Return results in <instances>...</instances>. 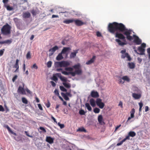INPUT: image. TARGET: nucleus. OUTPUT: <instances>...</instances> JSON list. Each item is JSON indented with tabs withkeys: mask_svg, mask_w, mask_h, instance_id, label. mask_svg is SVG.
I'll use <instances>...</instances> for the list:
<instances>
[{
	"mask_svg": "<svg viewBox=\"0 0 150 150\" xmlns=\"http://www.w3.org/2000/svg\"><path fill=\"white\" fill-rule=\"evenodd\" d=\"M122 79L124 81H126L127 82H129L130 81V79L127 76H124L122 78Z\"/></svg>",
	"mask_w": 150,
	"mask_h": 150,
	"instance_id": "obj_29",
	"label": "nucleus"
},
{
	"mask_svg": "<svg viewBox=\"0 0 150 150\" xmlns=\"http://www.w3.org/2000/svg\"><path fill=\"white\" fill-rule=\"evenodd\" d=\"M4 127L7 128L9 132H11V133L15 135H16V133H14L11 129V128L8 126V125H5L4 126Z\"/></svg>",
	"mask_w": 150,
	"mask_h": 150,
	"instance_id": "obj_27",
	"label": "nucleus"
},
{
	"mask_svg": "<svg viewBox=\"0 0 150 150\" xmlns=\"http://www.w3.org/2000/svg\"><path fill=\"white\" fill-rule=\"evenodd\" d=\"M107 29L109 32L112 34L118 31L123 33V34L126 36L127 39L129 41L133 39L132 37L130 35L132 33V30L127 28L122 23H118L116 22L109 23Z\"/></svg>",
	"mask_w": 150,
	"mask_h": 150,
	"instance_id": "obj_1",
	"label": "nucleus"
},
{
	"mask_svg": "<svg viewBox=\"0 0 150 150\" xmlns=\"http://www.w3.org/2000/svg\"><path fill=\"white\" fill-rule=\"evenodd\" d=\"M70 50L71 49L69 47H64L61 52L62 54H65L66 52Z\"/></svg>",
	"mask_w": 150,
	"mask_h": 150,
	"instance_id": "obj_24",
	"label": "nucleus"
},
{
	"mask_svg": "<svg viewBox=\"0 0 150 150\" xmlns=\"http://www.w3.org/2000/svg\"><path fill=\"white\" fill-rule=\"evenodd\" d=\"M98 122L103 120V117L101 115H100L98 117Z\"/></svg>",
	"mask_w": 150,
	"mask_h": 150,
	"instance_id": "obj_47",
	"label": "nucleus"
},
{
	"mask_svg": "<svg viewBox=\"0 0 150 150\" xmlns=\"http://www.w3.org/2000/svg\"><path fill=\"white\" fill-rule=\"evenodd\" d=\"M85 106L87 108L88 110L91 111L92 110V108L91 107L89 104L88 103H86L85 104Z\"/></svg>",
	"mask_w": 150,
	"mask_h": 150,
	"instance_id": "obj_31",
	"label": "nucleus"
},
{
	"mask_svg": "<svg viewBox=\"0 0 150 150\" xmlns=\"http://www.w3.org/2000/svg\"><path fill=\"white\" fill-rule=\"evenodd\" d=\"M31 12L33 16H36L37 14L39 13L38 9H32L31 10Z\"/></svg>",
	"mask_w": 150,
	"mask_h": 150,
	"instance_id": "obj_22",
	"label": "nucleus"
},
{
	"mask_svg": "<svg viewBox=\"0 0 150 150\" xmlns=\"http://www.w3.org/2000/svg\"><path fill=\"white\" fill-rule=\"evenodd\" d=\"M52 64V62L51 61H48L47 63V67L48 68L50 67Z\"/></svg>",
	"mask_w": 150,
	"mask_h": 150,
	"instance_id": "obj_45",
	"label": "nucleus"
},
{
	"mask_svg": "<svg viewBox=\"0 0 150 150\" xmlns=\"http://www.w3.org/2000/svg\"><path fill=\"white\" fill-rule=\"evenodd\" d=\"M4 50V49H3L0 50V56H1L3 55Z\"/></svg>",
	"mask_w": 150,
	"mask_h": 150,
	"instance_id": "obj_57",
	"label": "nucleus"
},
{
	"mask_svg": "<svg viewBox=\"0 0 150 150\" xmlns=\"http://www.w3.org/2000/svg\"><path fill=\"white\" fill-rule=\"evenodd\" d=\"M4 7L6 8L7 10L8 11H11L13 9V8L12 7H11L9 5H8L6 6H5Z\"/></svg>",
	"mask_w": 150,
	"mask_h": 150,
	"instance_id": "obj_36",
	"label": "nucleus"
},
{
	"mask_svg": "<svg viewBox=\"0 0 150 150\" xmlns=\"http://www.w3.org/2000/svg\"><path fill=\"white\" fill-rule=\"evenodd\" d=\"M74 22V18L71 19H66L63 21V22L66 24H69Z\"/></svg>",
	"mask_w": 150,
	"mask_h": 150,
	"instance_id": "obj_20",
	"label": "nucleus"
},
{
	"mask_svg": "<svg viewBox=\"0 0 150 150\" xmlns=\"http://www.w3.org/2000/svg\"><path fill=\"white\" fill-rule=\"evenodd\" d=\"M130 139V138H129L128 136H127L126 137L123 139L121 141L123 143V142H125L126 140L128 139L129 140Z\"/></svg>",
	"mask_w": 150,
	"mask_h": 150,
	"instance_id": "obj_54",
	"label": "nucleus"
},
{
	"mask_svg": "<svg viewBox=\"0 0 150 150\" xmlns=\"http://www.w3.org/2000/svg\"><path fill=\"white\" fill-rule=\"evenodd\" d=\"M99 124L102 125H105V123L103 120H101V121H100V122H98Z\"/></svg>",
	"mask_w": 150,
	"mask_h": 150,
	"instance_id": "obj_60",
	"label": "nucleus"
},
{
	"mask_svg": "<svg viewBox=\"0 0 150 150\" xmlns=\"http://www.w3.org/2000/svg\"><path fill=\"white\" fill-rule=\"evenodd\" d=\"M71 73H73L74 74H72V76H74L76 74L79 75L81 74L82 73V71L81 69L76 70L74 72H71Z\"/></svg>",
	"mask_w": 150,
	"mask_h": 150,
	"instance_id": "obj_13",
	"label": "nucleus"
},
{
	"mask_svg": "<svg viewBox=\"0 0 150 150\" xmlns=\"http://www.w3.org/2000/svg\"><path fill=\"white\" fill-rule=\"evenodd\" d=\"M61 62H56L55 63V66L57 67H61V65H60V63Z\"/></svg>",
	"mask_w": 150,
	"mask_h": 150,
	"instance_id": "obj_49",
	"label": "nucleus"
},
{
	"mask_svg": "<svg viewBox=\"0 0 150 150\" xmlns=\"http://www.w3.org/2000/svg\"><path fill=\"white\" fill-rule=\"evenodd\" d=\"M96 103L97 105L101 109H103L105 106L104 103L102 102V100L99 98L96 99Z\"/></svg>",
	"mask_w": 150,
	"mask_h": 150,
	"instance_id": "obj_6",
	"label": "nucleus"
},
{
	"mask_svg": "<svg viewBox=\"0 0 150 150\" xmlns=\"http://www.w3.org/2000/svg\"><path fill=\"white\" fill-rule=\"evenodd\" d=\"M115 37L118 38L116 39L115 40L119 45L123 46L127 44V42L125 39V37L122 34L116 32L115 34Z\"/></svg>",
	"mask_w": 150,
	"mask_h": 150,
	"instance_id": "obj_2",
	"label": "nucleus"
},
{
	"mask_svg": "<svg viewBox=\"0 0 150 150\" xmlns=\"http://www.w3.org/2000/svg\"><path fill=\"white\" fill-rule=\"evenodd\" d=\"M136 135V133L134 131H130L128 134V135L127 136H128L129 138V137H133L135 136Z\"/></svg>",
	"mask_w": 150,
	"mask_h": 150,
	"instance_id": "obj_26",
	"label": "nucleus"
},
{
	"mask_svg": "<svg viewBox=\"0 0 150 150\" xmlns=\"http://www.w3.org/2000/svg\"><path fill=\"white\" fill-rule=\"evenodd\" d=\"M12 42V41L11 40H8L3 41H0V44H1L4 43H6L8 44H10Z\"/></svg>",
	"mask_w": 150,
	"mask_h": 150,
	"instance_id": "obj_28",
	"label": "nucleus"
},
{
	"mask_svg": "<svg viewBox=\"0 0 150 150\" xmlns=\"http://www.w3.org/2000/svg\"><path fill=\"white\" fill-rule=\"evenodd\" d=\"M73 67L76 70L78 69H80V65L79 64L74 65Z\"/></svg>",
	"mask_w": 150,
	"mask_h": 150,
	"instance_id": "obj_35",
	"label": "nucleus"
},
{
	"mask_svg": "<svg viewBox=\"0 0 150 150\" xmlns=\"http://www.w3.org/2000/svg\"><path fill=\"white\" fill-rule=\"evenodd\" d=\"M19 60L18 59H17L16 61L15 64L13 66L14 68H16V70H15L13 72L14 73L18 72L19 71Z\"/></svg>",
	"mask_w": 150,
	"mask_h": 150,
	"instance_id": "obj_8",
	"label": "nucleus"
},
{
	"mask_svg": "<svg viewBox=\"0 0 150 150\" xmlns=\"http://www.w3.org/2000/svg\"><path fill=\"white\" fill-rule=\"evenodd\" d=\"M26 57L27 59H30L31 58V56L30 55V52L29 51L27 53Z\"/></svg>",
	"mask_w": 150,
	"mask_h": 150,
	"instance_id": "obj_42",
	"label": "nucleus"
},
{
	"mask_svg": "<svg viewBox=\"0 0 150 150\" xmlns=\"http://www.w3.org/2000/svg\"><path fill=\"white\" fill-rule=\"evenodd\" d=\"M128 66L130 69H134L135 67V64L132 62L128 63Z\"/></svg>",
	"mask_w": 150,
	"mask_h": 150,
	"instance_id": "obj_30",
	"label": "nucleus"
},
{
	"mask_svg": "<svg viewBox=\"0 0 150 150\" xmlns=\"http://www.w3.org/2000/svg\"><path fill=\"white\" fill-rule=\"evenodd\" d=\"M147 52L148 54V58H150V47L147 49Z\"/></svg>",
	"mask_w": 150,
	"mask_h": 150,
	"instance_id": "obj_52",
	"label": "nucleus"
},
{
	"mask_svg": "<svg viewBox=\"0 0 150 150\" xmlns=\"http://www.w3.org/2000/svg\"><path fill=\"white\" fill-rule=\"evenodd\" d=\"M139 111L141 112L142 110V108L143 106V104L142 102L139 103Z\"/></svg>",
	"mask_w": 150,
	"mask_h": 150,
	"instance_id": "obj_41",
	"label": "nucleus"
},
{
	"mask_svg": "<svg viewBox=\"0 0 150 150\" xmlns=\"http://www.w3.org/2000/svg\"><path fill=\"white\" fill-rule=\"evenodd\" d=\"M63 85L67 88H69L71 87V85L69 84L68 83H63Z\"/></svg>",
	"mask_w": 150,
	"mask_h": 150,
	"instance_id": "obj_38",
	"label": "nucleus"
},
{
	"mask_svg": "<svg viewBox=\"0 0 150 150\" xmlns=\"http://www.w3.org/2000/svg\"><path fill=\"white\" fill-rule=\"evenodd\" d=\"M77 131L86 132V129H84L83 127H82L79 128L77 130Z\"/></svg>",
	"mask_w": 150,
	"mask_h": 150,
	"instance_id": "obj_34",
	"label": "nucleus"
},
{
	"mask_svg": "<svg viewBox=\"0 0 150 150\" xmlns=\"http://www.w3.org/2000/svg\"><path fill=\"white\" fill-rule=\"evenodd\" d=\"M146 47V44L144 43H142L141 46L140 47H142V48H144Z\"/></svg>",
	"mask_w": 150,
	"mask_h": 150,
	"instance_id": "obj_61",
	"label": "nucleus"
},
{
	"mask_svg": "<svg viewBox=\"0 0 150 150\" xmlns=\"http://www.w3.org/2000/svg\"><path fill=\"white\" fill-rule=\"evenodd\" d=\"M89 102L91 105L92 107H94L95 106L96 102L95 100L93 98H91L89 100Z\"/></svg>",
	"mask_w": 150,
	"mask_h": 150,
	"instance_id": "obj_21",
	"label": "nucleus"
},
{
	"mask_svg": "<svg viewBox=\"0 0 150 150\" xmlns=\"http://www.w3.org/2000/svg\"><path fill=\"white\" fill-rule=\"evenodd\" d=\"M23 86H19L17 92L18 93L21 95H26V91L27 93L30 94L31 92L27 88H24L25 84L24 83H22Z\"/></svg>",
	"mask_w": 150,
	"mask_h": 150,
	"instance_id": "obj_4",
	"label": "nucleus"
},
{
	"mask_svg": "<svg viewBox=\"0 0 150 150\" xmlns=\"http://www.w3.org/2000/svg\"><path fill=\"white\" fill-rule=\"evenodd\" d=\"M96 57L95 56H93L91 59L86 62V64L87 65H89L93 63L96 59Z\"/></svg>",
	"mask_w": 150,
	"mask_h": 150,
	"instance_id": "obj_16",
	"label": "nucleus"
},
{
	"mask_svg": "<svg viewBox=\"0 0 150 150\" xmlns=\"http://www.w3.org/2000/svg\"><path fill=\"white\" fill-rule=\"evenodd\" d=\"M79 49L74 50L73 52H72L70 55V58L71 59L74 58L76 56V54L78 53Z\"/></svg>",
	"mask_w": 150,
	"mask_h": 150,
	"instance_id": "obj_15",
	"label": "nucleus"
},
{
	"mask_svg": "<svg viewBox=\"0 0 150 150\" xmlns=\"http://www.w3.org/2000/svg\"><path fill=\"white\" fill-rule=\"evenodd\" d=\"M73 70V68L71 67H66L65 68V70L70 72H72Z\"/></svg>",
	"mask_w": 150,
	"mask_h": 150,
	"instance_id": "obj_40",
	"label": "nucleus"
},
{
	"mask_svg": "<svg viewBox=\"0 0 150 150\" xmlns=\"http://www.w3.org/2000/svg\"><path fill=\"white\" fill-rule=\"evenodd\" d=\"M62 73L66 75H68L69 74H71L72 76V74L73 75L74 74L73 73H71V72H67L66 71H62Z\"/></svg>",
	"mask_w": 150,
	"mask_h": 150,
	"instance_id": "obj_32",
	"label": "nucleus"
},
{
	"mask_svg": "<svg viewBox=\"0 0 150 150\" xmlns=\"http://www.w3.org/2000/svg\"><path fill=\"white\" fill-rule=\"evenodd\" d=\"M60 89L62 91L64 92H67V90L63 86H60Z\"/></svg>",
	"mask_w": 150,
	"mask_h": 150,
	"instance_id": "obj_43",
	"label": "nucleus"
},
{
	"mask_svg": "<svg viewBox=\"0 0 150 150\" xmlns=\"http://www.w3.org/2000/svg\"><path fill=\"white\" fill-rule=\"evenodd\" d=\"M9 1V0H3L2 2L4 4V6L7 5V4Z\"/></svg>",
	"mask_w": 150,
	"mask_h": 150,
	"instance_id": "obj_44",
	"label": "nucleus"
},
{
	"mask_svg": "<svg viewBox=\"0 0 150 150\" xmlns=\"http://www.w3.org/2000/svg\"><path fill=\"white\" fill-rule=\"evenodd\" d=\"M62 54L61 52L56 57V59L57 60L60 61L63 59L64 57L62 55Z\"/></svg>",
	"mask_w": 150,
	"mask_h": 150,
	"instance_id": "obj_25",
	"label": "nucleus"
},
{
	"mask_svg": "<svg viewBox=\"0 0 150 150\" xmlns=\"http://www.w3.org/2000/svg\"><path fill=\"white\" fill-rule=\"evenodd\" d=\"M30 16V13L28 11L23 12V17L24 18H28Z\"/></svg>",
	"mask_w": 150,
	"mask_h": 150,
	"instance_id": "obj_17",
	"label": "nucleus"
},
{
	"mask_svg": "<svg viewBox=\"0 0 150 150\" xmlns=\"http://www.w3.org/2000/svg\"><path fill=\"white\" fill-rule=\"evenodd\" d=\"M74 22L75 25L78 26H81L83 25L86 24V22H83L81 21L78 19L75 20L74 19Z\"/></svg>",
	"mask_w": 150,
	"mask_h": 150,
	"instance_id": "obj_7",
	"label": "nucleus"
},
{
	"mask_svg": "<svg viewBox=\"0 0 150 150\" xmlns=\"http://www.w3.org/2000/svg\"><path fill=\"white\" fill-rule=\"evenodd\" d=\"M50 83H51L53 87H55L56 85V83L52 81H51Z\"/></svg>",
	"mask_w": 150,
	"mask_h": 150,
	"instance_id": "obj_62",
	"label": "nucleus"
},
{
	"mask_svg": "<svg viewBox=\"0 0 150 150\" xmlns=\"http://www.w3.org/2000/svg\"><path fill=\"white\" fill-rule=\"evenodd\" d=\"M58 125L60 127L61 129L63 128L64 127V126L63 124H61L59 122L58 123Z\"/></svg>",
	"mask_w": 150,
	"mask_h": 150,
	"instance_id": "obj_50",
	"label": "nucleus"
},
{
	"mask_svg": "<svg viewBox=\"0 0 150 150\" xmlns=\"http://www.w3.org/2000/svg\"><path fill=\"white\" fill-rule=\"evenodd\" d=\"M135 112V110L134 108H132L130 112V116L128 117L127 122L130 120L131 118H133L134 117V114Z\"/></svg>",
	"mask_w": 150,
	"mask_h": 150,
	"instance_id": "obj_14",
	"label": "nucleus"
},
{
	"mask_svg": "<svg viewBox=\"0 0 150 150\" xmlns=\"http://www.w3.org/2000/svg\"><path fill=\"white\" fill-rule=\"evenodd\" d=\"M54 93L55 95L57 96H59V95L58 91L57 89H55L54 91Z\"/></svg>",
	"mask_w": 150,
	"mask_h": 150,
	"instance_id": "obj_58",
	"label": "nucleus"
},
{
	"mask_svg": "<svg viewBox=\"0 0 150 150\" xmlns=\"http://www.w3.org/2000/svg\"><path fill=\"white\" fill-rule=\"evenodd\" d=\"M56 75L60 79L62 77V76L61 74H60V73H57V74H56Z\"/></svg>",
	"mask_w": 150,
	"mask_h": 150,
	"instance_id": "obj_59",
	"label": "nucleus"
},
{
	"mask_svg": "<svg viewBox=\"0 0 150 150\" xmlns=\"http://www.w3.org/2000/svg\"><path fill=\"white\" fill-rule=\"evenodd\" d=\"M138 50L140 52L139 54L141 55H143L144 54L145 50L143 48L139 47L138 48Z\"/></svg>",
	"mask_w": 150,
	"mask_h": 150,
	"instance_id": "obj_23",
	"label": "nucleus"
},
{
	"mask_svg": "<svg viewBox=\"0 0 150 150\" xmlns=\"http://www.w3.org/2000/svg\"><path fill=\"white\" fill-rule=\"evenodd\" d=\"M134 36L135 37L134 40V42L137 45L140 44L142 42L141 40L139 39L138 37L136 36L135 35H134Z\"/></svg>",
	"mask_w": 150,
	"mask_h": 150,
	"instance_id": "obj_11",
	"label": "nucleus"
},
{
	"mask_svg": "<svg viewBox=\"0 0 150 150\" xmlns=\"http://www.w3.org/2000/svg\"><path fill=\"white\" fill-rule=\"evenodd\" d=\"M11 27L8 23L4 25L1 29V33L4 35H9L11 33Z\"/></svg>",
	"mask_w": 150,
	"mask_h": 150,
	"instance_id": "obj_3",
	"label": "nucleus"
},
{
	"mask_svg": "<svg viewBox=\"0 0 150 150\" xmlns=\"http://www.w3.org/2000/svg\"><path fill=\"white\" fill-rule=\"evenodd\" d=\"M91 95L92 97L94 98H97L99 97V95L97 91H94L91 92Z\"/></svg>",
	"mask_w": 150,
	"mask_h": 150,
	"instance_id": "obj_12",
	"label": "nucleus"
},
{
	"mask_svg": "<svg viewBox=\"0 0 150 150\" xmlns=\"http://www.w3.org/2000/svg\"><path fill=\"white\" fill-rule=\"evenodd\" d=\"M60 79L62 81L64 82V83H66L67 81V79L64 77H62Z\"/></svg>",
	"mask_w": 150,
	"mask_h": 150,
	"instance_id": "obj_46",
	"label": "nucleus"
},
{
	"mask_svg": "<svg viewBox=\"0 0 150 150\" xmlns=\"http://www.w3.org/2000/svg\"><path fill=\"white\" fill-rule=\"evenodd\" d=\"M38 107L39 108V109L41 110H42V106L40 104H38Z\"/></svg>",
	"mask_w": 150,
	"mask_h": 150,
	"instance_id": "obj_64",
	"label": "nucleus"
},
{
	"mask_svg": "<svg viewBox=\"0 0 150 150\" xmlns=\"http://www.w3.org/2000/svg\"><path fill=\"white\" fill-rule=\"evenodd\" d=\"M31 68L32 69L34 68L35 69H38V67L36 64H33V66L32 67H31Z\"/></svg>",
	"mask_w": 150,
	"mask_h": 150,
	"instance_id": "obj_51",
	"label": "nucleus"
},
{
	"mask_svg": "<svg viewBox=\"0 0 150 150\" xmlns=\"http://www.w3.org/2000/svg\"><path fill=\"white\" fill-rule=\"evenodd\" d=\"M18 77V76L17 75H15L12 78V81L13 82H15V80H16V79H17Z\"/></svg>",
	"mask_w": 150,
	"mask_h": 150,
	"instance_id": "obj_55",
	"label": "nucleus"
},
{
	"mask_svg": "<svg viewBox=\"0 0 150 150\" xmlns=\"http://www.w3.org/2000/svg\"><path fill=\"white\" fill-rule=\"evenodd\" d=\"M79 113L81 115H84L85 113V112L84 110H80L79 111Z\"/></svg>",
	"mask_w": 150,
	"mask_h": 150,
	"instance_id": "obj_48",
	"label": "nucleus"
},
{
	"mask_svg": "<svg viewBox=\"0 0 150 150\" xmlns=\"http://www.w3.org/2000/svg\"><path fill=\"white\" fill-rule=\"evenodd\" d=\"M22 100L23 103L25 104H27L28 103L27 99L24 97H22Z\"/></svg>",
	"mask_w": 150,
	"mask_h": 150,
	"instance_id": "obj_37",
	"label": "nucleus"
},
{
	"mask_svg": "<svg viewBox=\"0 0 150 150\" xmlns=\"http://www.w3.org/2000/svg\"><path fill=\"white\" fill-rule=\"evenodd\" d=\"M39 129L40 130H42L43 131V132H44V133H46V130L43 127H39Z\"/></svg>",
	"mask_w": 150,
	"mask_h": 150,
	"instance_id": "obj_56",
	"label": "nucleus"
},
{
	"mask_svg": "<svg viewBox=\"0 0 150 150\" xmlns=\"http://www.w3.org/2000/svg\"><path fill=\"white\" fill-rule=\"evenodd\" d=\"M132 96L135 99H138L141 97V94H138L136 93H133L132 94Z\"/></svg>",
	"mask_w": 150,
	"mask_h": 150,
	"instance_id": "obj_19",
	"label": "nucleus"
},
{
	"mask_svg": "<svg viewBox=\"0 0 150 150\" xmlns=\"http://www.w3.org/2000/svg\"><path fill=\"white\" fill-rule=\"evenodd\" d=\"M60 64L61 65V67H66L69 66L70 64V63L67 61H61Z\"/></svg>",
	"mask_w": 150,
	"mask_h": 150,
	"instance_id": "obj_10",
	"label": "nucleus"
},
{
	"mask_svg": "<svg viewBox=\"0 0 150 150\" xmlns=\"http://www.w3.org/2000/svg\"><path fill=\"white\" fill-rule=\"evenodd\" d=\"M126 50L125 49L122 50L121 51V53L122 54L121 55V57L122 59H124L125 57H127V60L129 61H130L131 60V58L127 53H126Z\"/></svg>",
	"mask_w": 150,
	"mask_h": 150,
	"instance_id": "obj_5",
	"label": "nucleus"
},
{
	"mask_svg": "<svg viewBox=\"0 0 150 150\" xmlns=\"http://www.w3.org/2000/svg\"><path fill=\"white\" fill-rule=\"evenodd\" d=\"M96 35L98 37H101V33L98 31L96 32Z\"/></svg>",
	"mask_w": 150,
	"mask_h": 150,
	"instance_id": "obj_63",
	"label": "nucleus"
},
{
	"mask_svg": "<svg viewBox=\"0 0 150 150\" xmlns=\"http://www.w3.org/2000/svg\"><path fill=\"white\" fill-rule=\"evenodd\" d=\"M52 79L54 81H56L58 80V79L57 76H54L53 77Z\"/></svg>",
	"mask_w": 150,
	"mask_h": 150,
	"instance_id": "obj_53",
	"label": "nucleus"
},
{
	"mask_svg": "<svg viewBox=\"0 0 150 150\" xmlns=\"http://www.w3.org/2000/svg\"><path fill=\"white\" fill-rule=\"evenodd\" d=\"M61 94L62 96L64 97V98L66 100H69V98L64 93H62Z\"/></svg>",
	"mask_w": 150,
	"mask_h": 150,
	"instance_id": "obj_33",
	"label": "nucleus"
},
{
	"mask_svg": "<svg viewBox=\"0 0 150 150\" xmlns=\"http://www.w3.org/2000/svg\"><path fill=\"white\" fill-rule=\"evenodd\" d=\"M100 109L98 108H96L93 110V112L96 113H98L100 111Z\"/></svg>",
	"mask_w": 150,
	"mask_h": 150,
	"instance_id": "obj_39",
	"label": "nucleus"
},
{
	"mask_svg": "<svg viewBox=\"0 0 150 150\" xmlns=\"http://www.w3.org/2000/svg\"><path fill=\"white\" fill-rule=\"evenodd\" d=\"M54 139L50 137H47L46 141L50 144H52L54 142Z\"/></svg>",
	"mask_w": 150,
	"mask_h": 150,
	"instance_id": "obj_18",
	"label": "nucleus"
},
{
	"mask_svg": "<svg viewBox=\"0 0 150 150\" xmlns=\"http://www.w3.org/2000/svg\"><path fill=\"white\" fill-rule=\"evenodd\" d=\"M59 49V47L57 46H55L52 48L50 49L49 50V52H50L49 54L50 56L52 55L54 52L57 50Z\"/></svg>",
	"mask_w": 150,
	"mask_h": 150,
	"instance_id": "obj_9",
	"label": "nucleus"
}]
</instances>
